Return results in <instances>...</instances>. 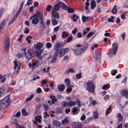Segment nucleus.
Returning a JSON list of instances; mask_svg holds the SVG:
<instances>
[{"label":"nucleus","mask_w":128,"mask_h":128,"mask_svg":"<svg viewBox=\"0 0 128 128\" xmlns=\"http://www.w3.org/2000/svg\"><path fill=\"white\" fill-rule=\"evenodd\" d=\"M0 109L2 110L9 104L10 98L9 96H6L2 100H0Z\"/></svg>","instance_id":"1"},{"label":"nucleus","mask_w":128,"mask_h":128,"mask_svg":"<svg viewBox=\"0 0 128 128\" xmlns=\"http://www.w3.org/2000/svg\"><path fill=\"white\" fill-rule=\"evenodd\" d=\"M86 89L90 92H93L95 90V86L92 81L88 80L86 84Z\"/></svg>","instance_id":"2"},{"label":"nucleus","mask_w":128,"mask_h":128,"mask_svg":"<svg viewBox=\"0 0 128 128\" xmlns=\"http://www.w3.org/2000/svg\"><path fill=\"white\" fill-rule=\"evenodd\" d=\"M88 46V43H85L82 45V47L80 49H74V51L76 55H79L81 53L84 52L87 48Z\"/></svg>","instance_id":"3"},{"label":"nucleus","mask_w":128,"mask_h":128,"mask_svg":"<svg viewBox=\"0 0 128 128\" xmlns=\"http://www.w3.org/2000/svg\"><path fill=\"white\" fill-rule=\"evenodd\" d=\"M27 52H24V54L26 59L30 60L32 57L35 56V54L30 50L28 49Z\"/></svg>","instance_id":"4"},{"label":"nucleus","mask_w":128,"mask_h":128,"mask_svg":"<svg viewBox=\"0 0 128 128\" xmlns=\"http://www.w3.org/2000/svg\"><path fill=\"white\" fill-rule=\"evenodd\" d=\"M69 50V48H64L61 50L59 53L60 54L59 56L60 57V58L62 57L64 55L65 53L68 52Z\"/></svg>","instance_id":"5"},{"label":"nucleus","mask_w":128,"mask_h":128,"mask_svg":"<svg viewBox=\"0 0 128 128\" xmlns=\"http://www.w3.org/2000/svg\"><path fill=\"white\" fill-rule=\"evenodd\" d=\"M112 54L114 55H115L118 50V45L116 43H114L112 44Z\"/></svg>","instance_id":"6"},{"label":"nucleus","mask_w":128,"mask_h":128,"mask_svg":"<svg viewBox=\"0 0 128 128\" xmlns=\"http://www.w3.org/2000/svg\"><path fill=\"white\" fill-rule=\"evenodd\" d=\"M39 26L40 29L41 31H43L44 30L45 28L46 24L44 20L40 21Z\"/></svg>","instance_id":"7"},{"label":"nucleus","mask_w":128,"mask_h":128,"mask_svg":"<svg viewBox=\"0 0 128 128\" xmlns=\"http://www.w3.org/2000/svg\"><path fill=\"white\" fill-rule=\"evenodd\" d=\"M62 44L63 43L62 42H61L60 44V42H58L56 45L54 52L59 53L61 50H60L59 49L60 47L62 46Z\"/></svg>","instance_id":"8"},{"label":"nucleus","mask_w":128,"mask_h":128,"mask_svg":"<svg viewBox=\"0 0 128 128\" xmlns=\"http://www.w3.org/2000/svg\"><path fill=\"white\" fill-rule=\"evenodd\" d=\"M4 45L6 50L7 51L8 50L10 47V40L8 38H6L4 42Z\"/></svg>","instance_id":"9"},{"label":"nucleus","mask_w":128,"mask_h":128,"mask_svg":"<svg viewBox=\"0 0 128 128\" xmlns=\"http://www.w3.org/2000/svg\"><path fill=\"white\" fill-rule=\"evenodd\" d=\"M59 53L54 52L52 60L51 61L52 63H54L55 62L57 59V56L60 58L59 56Z\"/></svg>","instance_id":"10"},{"label":"nucleus","mask_w":128,"mask_h":128,"mask_svg":"<svg viewBox=\"0 0 128 128\" xmlns=\"http://www.w3.org/2000/svg\"><path fill=\"white\" fill-rule=\"evenodd\" d=\"M51 18L52 19H58L59 17L58 13L57 12H51Z\"/></svg>","instance_id":"11"},{"label":"nucleus","mask_w":128,"mask_h":128,"mask_svg":"<svg viewBox=\"0 0 128 128\" xmlns=\"http://www.w3.org/2000/svg\"><path fill=\"white\" fill-rule=\"evenodd\" d=\"M123 96L128 99V90L126 89L122 90L120 92Z\"/></svg>","instance_id":"12"},{"label":"nucleus","mask_w":128,"mask_h":128,"mask_svg":"<svg viewBox=\"0 0 128 128\" xmlns=\"http://www.w3.org/2000/svg\"><path fill=\"white\" fill-rule=\"evenodd\" d=\"M117 117L118 118L117 124H119L120 122H121L122 123L123 116L120 113H118L117 114Z\"/></svg>","instance_id":"13"},{"label":"nucleus","mask_w":128,"mask_h":128,"mask_svg":"<svg viewBox=\"0 0 128 128\" xmlns=\"http://www.w3.org/2000/svg\"><path fill=\"white\" fill-rule=\"evenodd\" d=\"M60 7L63 9L66 10L68 8V6L66 5L64 3L62 2H58Z\"/></svg>","instance_id":"14"},{"label":"nucleus","mask_w":128,"mask_h":128,"mask_svg":"<svg viewBox=\"0 0 128 128\" xmlns=\"http://www.w3.org/2000/svg\"><path fill=\"white\" fill-rule=\"evenodd\" d=\"M43 50L42 49H39L36 52V54L37 57L40 59H42V56H40V55L42 53Z\"/></svg>","instance_id":"15"},{"label":"nucleus","mask_w":128,"mask_h":128,"mask_svg":"<svg viewBox=\"0 0 128 128\" xmlns=\"http://www.w3.org/2000/svg\"><path fill=\"white\" fill-rule=\"evenodd\" d=\"M39 20L37 17L33 18L31 22L32 24L35 25L37 24Z\"/></svg>","instance_id":"16"},{"label":"nucleus","mask_w":128,"mask_h":128,"mask_svg":"<svg viewBox=\"0 0 128 128\" xmlns=\"http://www.w3.org/2000/svg\"><path fill=\"white\" fill-rule=\"evenodd\" d=\"M52 124L54 126L57 127L60 126L61 125L60 122L56 120H54L52 122Z\"/></svg>","instance_id":"17"},{"label":"nucleus","mask_w":128,"mask_h":128,"mask_svg":"<svg viewBox=\"0 0 128 128\" xmlns=\"http://www.w3.org/2000/svg\"><path fill=\"white\" fill-rule=\"evenodd\" d=\"M60 8L59 5L57 3L54 7L52 11L56 12L59 10Z\"/></svg>","instance_id":"18"},{"label":"nucleus","mask_w":128,"mask_h":128,"mask_svg":"<svg viewBox=\"0 0 128 128\" xmlns=\"http://www.w3.org/2000/svg\"><path fill=\"white\" fill-rule=\"evenodd\" d=\"M43 46V45L42 43L39 42L36 45L35 48L36 49H39L42 48Z\"/></svg>","instance_id":"19"},{"label":"nucleus","mask_w":128,"mask_h":128,"mask_svg":"<svg viewBox=\"0 0 128 128\" xmlns=\"http://www.w3.org/2000/svg\"><path fill=\"white\" fill-rule=\"evenodd\" d=\"M96 6V2L94 0L92 1L90 3V9H94Z\"/></svg>","instance_id":"20"},{"label":"nucleus","mask_w":128,"mask_h":128,"mask_svg":"<svg viewBox=\"0 0 128 128\" xmlns=\"http://www.w3.org/2000/svg\"><path fill=\"white\" fill-rule=\"evenodd\" d=\"M58 88L60 91H62L65 89V86L63 84L60 85L58 86Z\"/></svg>","instance_id":"21"},{"label":"nucleus","mask_w":128,"mask_h":128,"mask_svg":"<svg viewBox=\"0 0 128 128\" xmlns=\"http://www.w3.org/2000/svg\"><path fill=\"white\" fill-rule=\"evenodd\" d=\"M72 112L74 114H76L78 113L79 112V110L75 107H73L72 108Z\"/></svg>","instance_id":"22"},{"label":"nucleus","mask_w":128,"mask_h":128,"mask_svg":"<svg viewBox=\"0 0 128 128\" xmlns=\"http://www.w3.org/2000/svg\"><path fill=\"white\" fill-rule=\"evenodd\" d=\"M65 83L67 86H68L70 84V81L68 78H66L64 80Z\"/></svg>","instance_id":"23"},{"label":"nucleus","mask_w":128,"mask_h":128,"mask_svg":"<svg viewBox=\"0 0 128 128\" xmlns=\"http://www.w3.org/2000/svg\"><path fill=\"white\" fill-rule=\"evenodd\" d=\"M68 103L70 107L75 106L76 104V102L72 101L68 102Z\"/></svg>","instance_id":"24"},{"label":"nucleus","mask_w":128,"mask_h":128,"mask_svg":"<svg viewBox=\"0 0 128 128\" xmlns=\"http://www.w3.org/2000/svg\"><path fill=\"white\" fill-rule=\"evenodd\" d=\"M41 118L40 116H36L35 118L36 120V121L37 122H38L39 123H40L41 122V120L40 118Z\"/></svg>","instance_id":"25"},{"label":"nucleus","mask_w":128,"mask_h":128,"mask_svg":"<svg viewBox=\"0 0 128 128\" xmlns=\"http://www.w3.org/2000/svg\"><path fill=\"white\" fill-rule=\"evenodd\" d=\"M117 6L116 5H115L113 7V8L112 9V10L111 11V12L112 13H113V14L116 13L117 12Z\"/></svg>","instance_id":"26"},{"label":"nucleus","mask_w":128,"mask_h":128,"mask_svg":"<svg viewBox=\"0 0 128 128\" xmlns=\"http://www.w3.org/2000/svg\"><path fill=\"white\" fill-rule=\"evenodd\" d=\"M74 128H81V126L80 124L78 123H75L74 125Z\"/></svg>","instance_id":"27"},{"label":"nucleus","mask_w":128,"mask_h":128,"mask_svg":"<svg viewBox=\"0 0 128 128\" xmlns=\"http://www.w3.org/2000/svg\"><path fill=\"white\" fill-rule=\"evenodd\" d=\"M90 17L86 16V17L84 15H82V22H85L86 20L88 19Z\"/></svg>","instance_id":"28"},{"label":"nucleus","mask_w":128,"mask_h":128,"mask_svg":"<svg viewBox=\"0 0 128 128\" xmlns=\"http://www.w3.org/2000/svg\"><path fill=\"white\" fill-rule=\"evenodd\" d=\"M22 114L24 116H27L28 115V113L24 109H22Z\"/></svg>","instance_id":"29"},{"label":"nucleus","mask_w":128,"mask_h":128,"mask_svg":"<svg viewBox=\"0 0 128 128\" xmlns=\"http://www.w3.org/2000/svg\"><path fill=\"white\" fill-rule=\"evenodd\" d=\"M39 17L40 19V21L42 20H44L43 18V12H40L38 16H37V18Z\"/></svg>","instance_id":"30"},{"label":"nucleus","mask_w":128,"mask_h":128,"mask_svg":"<svg viewBox=\"0 0 128 128\" xmlns=\"http://www.w3.org/2000/svg\"><path fill=\"white\" fill-rule=\"evenodd\" d=\"M34 96V95L33 94H32L30 95V96L26 100V102H28V101L32 100V98Z\"/></svg>","instance_id":"31"},{"label":"nucleus","mask_w":128,"mask_h":128,"mask_svg":"<svg viewBox=\"0 0 128 128\" xmlns=\"http://www.w3.org/2000/svg\"><path fill=\"white\" fill-rule=\"evenodd\" d=\"M50 98L51 99L52 101H57V99L55 96L53 95H51L50 96Z\"/></svg>","instance_id":"32"},{"label":"nucleus","mask_w":128,"mask_h":128,"mask_svg":"<svg viewBox=\"0 0 128 128\" xmlns=\"http://www.w3.org/2000/svg\"><path fill=\"white\" fill-rule=\"evenodd\" d=\"M72 18L73 19V21L75 22L79 18V16H76L75 14L73 15L72 16Z\"/></svg>","instance_id":"33"},{"label":"nucleus","mask_w":128,"mask_h":128,"mask_svg":"<svg viewBox=\"0 0 128 128\" xmlns=\"http://www.w3.org/2000/svg\"><path fill=\"white\" fill-rule=\"evenodd\" d=\"M52 8V6L51 5H49L47 6L46 8V10L48 12H49L50 11Z\"/></svg>","instance_id":"34"},{"label":"nucleus","mask_w":128,"mask_h":128,"mask_svg":"<svg viewBox=\"0 0 128 128\" xmlns=\"http://www.w3.org/2000/svg\"><path fill=\"white\" fill-rule=\"evenodd\" d=\"M67 10H68V12L69 13H73L74 12V10L73 9L68 8V7Z\"/></svg>","instance_id":"35"},{"label":"nucleus","mask_w":128,"mask_h":128,"mask_svg":"<svg viewBox=\"0 0 128 128\" xmlns=\"http://www.w3.org/2000/svg\"><path fill=\"white\" fill-rule=\"evenodd\" d=\"M52 24L53 25H55L57 24L58 22L56 19H52Z\"/></svg>","instance_id":"36"},{"label":"nucleus","mask_w":128,"mask_h":128,"mask_svg":"<svg viewBox=\"0 0 128 128\" xmlns=\"http://www.w3.org/2000/svg\"><path fill=\"white\" fill-rule=\"evenodd\" d=\"M117 71L115 70H112L111 71V74L112 76H114L117 73Z\"/></svg>","instance_id":"37"},{"label":"nucleus","mask_w":128,"mask_h":128,"mask_svg":"<svg viewBox=\"0 0 128 128\" xmlns=\"http://www.w3.org/2000/svg\"><path fill=\"white\" fill-rule=\"evenodd\" d=\"M93 115L94 117L95 118H98V112L97 111H96L94 113Z\"/></svg>","instance_id":"38"},{"label":"nucleus","mask_w":128,"mask_h":128,"mask_svg":"<svg viewBox=\"0 0 128 128\" xmlns=\"http://www.w3.org/2000/svg\"><path fill=\"white\" fill-rule=\"evenodd\" d=\"M46 47L48 48H50L52 46V44L49 42H47L46 44Z\"/></svg>","instance_id":"39"},{"label":"nucleus","mask_w":128,"mask_h":128,"mask_svg":"<svg viewBox=\"0 0 128 128\" xmlns=\"http://www.w3.org/2000/svg\"><path fill=\"white\" fill-rule=\"evenodd\" d=\"M74 72V70L72 68H70L68 69V70H66V72L67 73H68L69 72L73 73Z\"/></svg>","instance_id":"40"},{"label":"nucleus","mask_w":128,"mask_h":128,"mask_svg":"<svg viewBox=\"0 0 128 128\" xmlns=\"http://www.w3.org/2000/svg\"><path fill=\"white\" fill-rule=\"evenodd\" d=\"M94 34L93 32H90L87 35L86 37L88 38H89L92 36Z\"/></svg>","instance_id":"41"},{"label":"nucleus","mask_w":128,"mask_h":128,"mask_svg":"<svg viewBox=\"0 0 128 128\" xmlns=\"http://www.w3.org/2000/svg\"><path fill=\"white\" fill-rule=\"evenodd\" d=\"M6 74H5L3 76V77L2 78L1 80V82L2 83H3L6 80Z\"/></svg>","instance_id":"42"},{"label":"nucleus","mask_w":128,"mask_h":128,"mask_svg":"<svg viewBox=\"0 0 128 128\" xmlns=\"http://www.w3.org/2000/svg\"><path fill=\"white\" fill-rule=\"evenodd\" d=\"M72 39V36H69L67 38V42L69 43L70 42Z\"/></svg>","instance_id":"43"},{"label":"nucleus","mask_w":128,"mask_h":128,"mask_svg":"<svg viewBox=\"0 0 128 128\" xmlns=\"http://www.w3.org/2000/svg\"><path fill=\"white\" fill-rule=\"evenodd\" d=\"M14 69L16 70L17 66H18V64H17V62L16 60H15L14 62Z\"/></svg>","instance_id":"44"},{"label":"nucleus","mask_w":128,"mask_h":128,"mask_svg":"<svg viewBox=\"0 0 128 128\" xmlns=\"http://www.w3.org/2000/svg\"><path fill=\"white\" fill-rule=\"evenodd\" d=\"M82 33L80 32H78L77 35L76 36L78 38H81L82 37Z\"/></svg>","instance_id":"45"},{"label":"nucleus","mask_w":128,"mask_h":128,"mask_svg":"<svg viewBox=\"0 0 128 128\" xmlns=\"http://www.w3.org/2000/svg\"><path fill=\"white\" fill-rule=\"evenodd\" d=\"M64 104H63V106L64 107H66L67 106H69V105L68 103V102H65L64 101Z\"/></svg>","instance_id":"46"},{"label":"nucleus","mask_w":128,"mask_h":128,"mask_svg":"<svg viewBox=\"0 0 128 128\" xmlns=\"http://www.w3.org/2000/svg\"><path fill=\"white\" fill-rule=\"evenodd\" d=\"M72 88L70 87H68L66 89V91L68 92H70L72 90Z\"/></svg>","instance_id":"47"},{"label":"nucleus","mask_w":128,"mask_h":128,"mask_svg":"<svg viewBox=\"0 0 128 128\" xmlns=\"http://www.w3.org/2000/svg\"><path fill=\"white\" fill-rule=\"evenodd\" d=\"M63 34L62 35V37H64L65 36H67L68 34V33H66V32L64 31L62 32Z\"/></svg>","instance_id":"48"},{"label":"nucleus","mask_w":128,"mask_h":128,"mask_svg":"<svg viewBox=\"0 0 128 128\" xmlns=\"http://www.w3.org/2000/svg\"><path fill=\"white\" fill-rule=\"evenodd\" d=\"M68 121L67 118H65L64 120L62 121V123L63 124H65L68 123Z\"/></svg>","instance_id":"49"},{"label":"nucleus","mask_w":128,"mask_h":128,"mask_svg":"<svg viewBox=\"0 0 128 128\" xmlns=\"http://www.w3.org/2000/svg\"><path fill=\"white\" fill-rule=\"evenodd\" d=\"M86 116L84 114L81 116L80 118V120L82 121H83L86 119Z\"/></svg>","instance_id":"50"},{"label":"nucleus","mask_w":128,"mask_h":128,"mask_svg":"<svg viewBox=\"0 0 128 128\" xmlns=\"http://www.w3.org/2000/svg\"><path fill=\"white\" fill-rule=\"evenodd\" d=\"M32 0H28L26 4L28 5H30L32 4Z\"/></svg>","instance_id":"51"},{"label":"nucleus","mask_w":128,"mask_h":128,"mask_svg":"<svg viewBox=\"0 0 128 128\" xmlns=\"http://www.w3.org/2000/svg\"><path fill=\"white\" fill-rule=\"evenodd\" d=\"M51 38L52 41L55 40L56 38V35L55 34H54L53 36H52Z\"/></svg>","instance_id":"52"},{"label":"nucleus","mask_w":128,"mask_h":128,"mask_svg":"<svg viewBox=\"0 0 128 128\" xmlns=\"http://www.w3.org/2000/svg\"><path fill=\"white\" fill-rule=\"evenodd\" d=\"M76 102H77L78 106L79 107H81V104L80 100H76Z\"/></svg>","instance_id":"53"},{"label":"nucleus","mask_w":128,"mask_h":128,"mask_svg":"<svg viewBox=\"0 0 128 128\" xmlns=\"http://www.w3.org/2000/svg\"><path fill=\"white\" fill-rule=\"evenodd\" d=\"M26 30L24 31V32L25 34H28L30 31L28 28L27 27L25 28Z\"/></svg>","instance_id":"54"},{"label":"nucleus","mask_w":128,"mask_h":128,"mask_svg":"<svg viewBox=\"0 0 128 128\" xmlns=\"http://www.w3.org/2000/svg\"><path fill=\"white\" fill-rule=\"evenodd\" d=\"M6 21L5 20H4L2 21L0 24V26H3V27L4 26V24L6 23Z\"/></svg>","instance_id":"55"},{"label":"nucleus","mask_w":128,"mask_h":128,"mask_svg":"<svg viewBox=\"0 0 128 128\" xmlns=\"http://www.w3.org/2000/svg\"><path fill=\"white\" fill-rule=\"evenodd\" d=\"M40 14V12L39 11H37L35 14H34L33 15V17L34 18L36 16L37 17V16H38V14Z\"/></svg>","instance_id":"56"},{"label":"nucleus","mask_w":128,"mask_h":128,"mask_svg":"<svg viewBox=\"0 0 128 128\" xmlns=\"http://www.w3.org/2000/svg\"><path fill=\"white\" fill-rule=\"evenodd\" d=\"M56 110L58 113H61L62 112L61 109L59 107L57 108L56 109Z\"/></svg>","instance_id":"57"},{"label":"nucleus","mask_w":128,"mask_h":128,"mask_svg":"<svg viewBox=\"0 0 128 128\" xmlns=\"http://www.w3.org/2000/svg\"><path fill=\"white\" fill-rule=\"evenodd\" d=\"M20 115V112H18L16 113V115L14 114L13 116H16L18 117Z\"/></svg>","instance_id":"58"},{"label":"nucleus","mask_w":128,"mask_h":128,"mask_svg":"<svg viewBox=\"0 0 128 128\" xmlns=\"http://www.w3.org/2000/svg\"><path fill=\"white\" fill-rule=\"evenodd\" d=\"M81 73H80L79 74H76V78H80L81 77Z\"/></svg>","instance_id":"59"},{"label":"nucleus","mask_w":128,"mask_h":128,"mask_svg":"<svg viewBox=\"0 0 128 128\" xmlns=\"http://www.w3.org/2000/svg\"><path fill=\"white\" fill-rule=\"evenodd\" d=\"M110 97V96L108 94H106V95L104 98V100H106V99H108Z\"/></svg>","instance_id":"60"},{"label":"nucleus","mask_w":128,"mask_h":128,"mask_svg":"<svg viewBox=\"0 0 128 128\" xmlns=\"http://www.w3.org/2000/svg\"><path fill=\"white\" fill-rule=\"evenodd\" d=\"M44 109L46 111H48V106L47 105H44Z\"/></svg>","instance_id":"61"},{"label":"nucleus","mask_w":128,"mask_h":128,"mask_svg":"<svg viewBox=\"0 0 128 128\" xmlns=\"http://www.w3.org/2000/svg\"><path fill=\"white\" fill-rule=\"evenodd\" d=\"M42 90L41 89V88H37V89L36 90V92L38 93H40V92L42 91Z\"/></svg>","instance_id":"62"},{"label":"nucleus","mask_w":128,"mask_h":128,"mask_svg":"<svg viewBox=\"0 0 128 128\" xmlns=\"http://www.w3.org/2000/svg\"><path fill=\"white\" fill-rule=\"evenodd\" d=\"M125 15L124 14H122L120 16L122 20L126 18V17L125 16Z\"/></svg>","instance_id":"63"},{"label":"nucleus","mask_w":128,"mask_h":128,"mask_svg":"<svg viewBox=\"0 0 128 128\" xmlns=\"http://www.w3.org/2000/svg\"><path fill=\"white\" fill-rule=\"evenodd\" d=\"M34 6L36 7H37L39 5L38 2H35L34 3Z\"/></svg>","instance_id":"64"}]
</instances>
